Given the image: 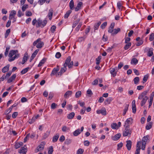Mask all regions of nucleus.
Returning <instances> with one entry per match:
<instances>
[{
  "mask_svg": "<svg viewBox=\"0 0 154 154\" xmlns=\"http://www.w3.org/2000/svg\"><path fill=\"white\" fill-rule=\"evenodd\" d=\"M71 58L70 56H68L66 58L65 63L64 64V67L61 68L60 71L58 72V75H61L66 70V67L68 66V67L70 68H72L73 64V61H71Z\"/></svg>",
  "mask_w": 154,
  "mask_h": 154,
  "instance_id": "1",
  "label": "nucleus"
},
{
  "mask_svg": "<svg viewBox=\"0 0 154 154\" xmlns=\"http://www.w3.org/2000/svg\"><path fill=\"white\" fill-rule=\"evenodd\" d=\"M18 51L17 50H12L9 52L8 56L10 58L8 59L9 62L14 61L16 59L19 57L20 54H18Z\"/></svg>",
  "mask_w": 154,
  "mask_h": 154,
  "instance_id": "2",
  "label": "nucleus"
},
{
  "mask_svg": "<svg viewBox=\"0 0 154 154\" xmlns=\"http://www.w3.org/2000/svg\"><path fill=\"white\" fill-rule=\"evenodd\" d=\"M41 41V39L40 38H38L33 43V45L34 46H35L37 45L36 47L37 48H42L44 45V43L43 42H42Z\"/></svg>",
  "mask_w": 154,
  "mask_h": 154,
  "instance_id": "3",
  "label": "nucleus"
},
{
  "mask_svg": "<svg viewBox=\"0 0 154 154\" xmlns=\"http://www.w3.org/2000/svg\"><path fill=\"white\" fill-rule=\"evenodd\" d=\"M125 127V129L123 131V136L126 137L128 135L130 136L131 134V131H130L129 127L128 125Z\"/></svg>",
  "mask_w": 154,
  "mask_h": 154,
  "instance_id": "4",
  "label": "nucleus"
},
{
  "mask_svg": "<svg viewBox=\"0 0 154 154\" xmlns=\"http://www.w3.org/2000/svg\"><path fill=\"white\" fill-rule=\"evenodd\" d=\"M37 27H39L42 26V27H44L47 23V21L44 20L43 21L40 19L38 20L37 21Z\"/></svg>",
  "mask_w": 154,
  "mask_h": 154,
  "instance_id": "5",
  "label": "nucleus"
},
{
  "mask_svg": "<svg viewBox=\"0 0 154 154\" xmlns=\"http://www.w3.org/2000/svg\"><path fill=\"white\" fill-rule=\"evenodd\" d=\"M45 144V142H42L41 144L38 146L35 149V151L36 152H38L39 151H40L43 150L44 148V146Z\"/></svg>",
  "mask_w": 154,
  "mask_h": 154,
  "instance_id": "6",
  "label": "nucleus"
},
{
  "mask_svg": "<svg viewBox=\"0 0 154 154\" xmlns=\"http://www.w3.org/2000/svg\"><path fill=\"white\" fill-rule=\"evenodd\" d=\"M96 112L98 114H101L103 116H105L106 114V111L104 108H103L101 109L97 110Z\"/></svg>",
  "mask_w": 154,
  "mask_h": 154,
  "instance_id": "7",
  "label": "nucleus"
},
{
  "mask_svg": "<svg viewBox=\"0 0 154 154\" xmlns=\"http://www.w3.org/2000/svg\"><path fill=\"white\" fill-rule=\"evenodd\" d=\"M149 89H147L143 92H142L140 94L138 97V99H142L145 96H146L147 93L149 92Z\"/></svg>",
  "mask_w": 154,
  "mask_h": 154,
  "instance_id": "8",
  "label": "nucleus"
},
{
  "mask_svg": "<svg viewBox=\"0 0 154 154\" xmlns=\"http://www.w3.org/2000/svg\"><path fill=\"white\" fill-rule=\"evenodd\" d=\"M83 130L84 127L83 126L81 127V130L80 129H77L73 132V134L75 136H77L83 131Z\"/></svg>",
  "mask_w": 154,
  "mask_h": 154,
  "instance_id": "9",
  "label": "nucleus"
},
{
  "mask_svg": "<svg viewBox=\"0 0 154 154\" xmlns=\"http://www.w3.org/2000/svg\"><path fill=\"white\" fill-rule=\"evenodd\" d=\"M133 119L131 118H130L127 119L125 122V125L124 126H128L129 127V125L131 124L132 123Z\"/></svg>",
  "mask_w": 154,
  "mask_h": 154,
  "instance_id": "10",
  "label": "nucleus"
},
{
  "mask_svg": "<svg viewBox=\"0 0 154 154\" xmlns=\"http://www.w3.org/2000/svg\"><path fill=\"white\" fill-rule=\"evenodd\" d=\"M16 14V12L14 10L12 11L9 15V19L10 20L13 19V18H15V16Z\"/></svg>",
  "mask_w": 154,
  "mask_h": 154,
  "instance_id": "11",
  "label": "nucleus"
},
{
  "mask_svg": "<svg viewBox=\"0 0 154 154\" xmlns=\"http://www.w3.org/2000/svg\"><path fill=\"white\" fill-rule=\"evenodd\" d=\"M72 94V92L71 91H66L64 94V96L65 98L67 99L71 96Z\"/></svg>",
  "mask_w": 154,
  "mask_h": 154,
  "instance_id": "12",
  "label": "nucleus"
},
{
  "mask_svg": "<svg viewBox=\"0 0 154 154\" xmlns=\"http://www.w3.org/2000/svg\"><path fill=\"white\" fill-rule=\"evenodd\" d=\"M59 68L58 66H57V68H54L50 74L51 76H52L55 75L59 71Z\"/></svg>",
  "mask_w": 154,
  "mask_h": 154,
  "instance_id": "13",
  "label": "nucleus"
},
{
  "mask_svg": "<svg viewBox=\"0 0 154 154\" xmlns=\"http://www.w3.org/2000/svg\"><path fill=\"white\" fill-rule=\"evenodd\" d=\"M126 146L128 150H130L131 149V146L132 142L130 140H128L126 141Z\"/></svg>",
  "mask_w": 154,
  "mask_h": 154,
  "instance_id": "14",
  "label": "nucleus"
},
{
  "mask_svg": "<svg viewBox=\"0 0 154 154\" xmlns=\"http://www.w3.org/2000/svg\"><path fill=\"white\" fill-rule=\"evenodd\" d=\"M53 10L52 9H51L49 10L48 16L49 17V18L50 20H51L52 19V17L53 16Z\"/></svg>",
  "mask_w": 154,
  "mask_h": 154,
  "instance_id": "15",
  "label": "nucleus"
},
{
  "mask_svg": "<svg viewBox=\"0 0 154 154\" xmlns=\"http://www.w3.org/2000/svg\"><path fill=\"white\" fill-rule=\"evenodd\" d=\"M121 134L120 133L117 134L114 136L112 137V139L114 141L118 140L121 137Z\"/></svg>",
  "mask_w": 154,
  "mask_h": 154,
  "instance_id": "16",
  "label": "nucleus"
},
{
  "mask_svg": "<svg viewBox=\"0 0 154 154\" xmlns=\"http://www.w3.org/2000/svg\"><path fill=\"white\" fill-rule=\"evenodd\" d=\"M82 5V3L81 2H79L78 4L76 7L75 8V11H78L81 8V6Z\"/></svg>",
  "mask_w": 154,
  "mask_h": 154,
  "instance_id": "17",
  "label": "nucleus"
},
{
  "mask_svg": "<svg viewBox=\"0 0 154 154\" xmlns=\"http://www.w3.org/2000/svg\"><path fill=\"white\" fill-rule=\"evenodd\" d=\"M62 130L64 132H69L70 130V128L65 125H64L62 126Z\"/></svg>",
  "mask_w": 154,
  "mask_h": 154,
  "instance_id": "18",
  "label": "nucleus"
},
{
  "mask_svg": "<svg viewBox=\"0 0 154 154\" xmlns=\"http://www.w3.org/2000/svg\"><path fill=\"white\" fill-rule=\"evenodd\" d=\"M142 100L141 101V106H143L146 102L147 100L148 99V97L147 96H145L143 98H142Z\"/></svg>",
  "mask_w": 154,
  "mask_h": 154,
  "instance_id": "19",
  "label": "nucleus"
},
{
  "mask_svg": "<svg viewBox=\"0 0 154 154\" xmlns=\"http://www.w3.org/2000/svg\"><path fill=\"white\" fill-rule=\"evenodd\" d=\"M59 137V134H57L54 135L52 138V141L54 143L56 142L58 139Z\"/></svg>",
  "mask_w": 154,
  "mask_h": 154,
  "instance_id": "20",
  "label": "nucleus"
},
{
  "mask_svg": "<svg viewBox=\"0 0 154 154\" xmlns=\"http://www.w3.org/2000/svg\"><path fill=\"white\" fill-rule=\"evenodd\" d=\"M50 1V0H39L38 1V3L41 5H42L45 2L47 4H48Z\"/></svg>",
  "mask_w": 154,
  "mask_h": 154,
  "instance_id": "21",
  "label": "nucleus"
},
{
  "mask_svg": "<svg viewBox=\"0 0 154 154\" xmlns=\"http://www.w3.org/2000/svg\"><path fill=\"white\" fill-rule=\"evenodd\" d=\"M16 74L13 75L8 80V82L10 83L11 82L14 80L16 78Z\"/></svg>",
  "mask_w": 154,
  "mask_h": 154,
  "instance_id": "22",
  "label": "nucleus"
},
{
  "mask_svg": "<svg viewBox=\"0 0 154 154\" xmlns=\"http://www.w3.org/2000/svg\"><path fill=\"white\" fill-rule=\"evenodd\" d=\"M75 113L74 112H71L68 114L67 118L69 119H72L75 116Z\"/></svg>",
  "mask_w": 154,
  "mask_h": 154,
  "instance_id": "23",
  "label": "nucleus"
},
{
  "mask_svg": "<svg viewBox=\"0 0 154 154\" xmlns=\"http://www.w3.org/2000/svg\"><path fill=\"white\" fill-rule=\"evenodd\" d=\"M23 144V143L21 142L16 143L15 145V147L16 149H18L22 146Z\"/></svg>",
  "mask_w": 154,
  "mask_h": 154,
  "instance_id": "24",
  "label": "nucleus"
},
{
  "mask_svg": "<svg viewBox=\"0 0 154 154\" xmlns=\"http://www.w3.org/2000/svg\"><path fill=\"white\" fill-rule=\"evenodd\" d=\"M110 71L111 74L113 76H115L116 75V72L114 68H111L110 70Z\"/></svg>",
  "mask_w": 154,
  "mask_h": 154,
  "instance_id": "25",
  "label": "nucleus"
},
{
  "mask_svg": "<svg viewBox=\"0 0 154 154\" xmlns=\"http://www.w3.org/2000/svg\"><path fill=\"white\" fill-rule=\"evenodd\" d=\"M26 152L27 149H26V148L24 146L21 148L19 152L21 153H26Z\"/></svg>",
  "mask_w": 154,
  "mask_h": 154,
  "instance_id": "26",
  "label": "nucleus"
},
{
  "mask_svg": "<svg viewBox=\"0 0 154 154\" xmlns=\"http://www.w3.org/2000/svg\"><path fill=\"white\" fill-rule=\"evenodd\" d=\"M149 136L146 135L144 136L142 139V143H146V142L148 140Z\"/></svg>",
  "mask_w": 154,
  "mask_h": 154,
  "instance_id": "27",
  "label": "nucleus"
},
{
  "mask_svg": "<svg viewBox=\"0 0 154 154\" xmlns=\"http://www.w3.org/2000/svg\"><path fill=\"white\" fill-rule=\"evenodd\" d=\"M112 100V97H109L105 101V103L106 105L109 104Z\"/></svg>",
  "mask_w": 154,
  "mask_h": 154,
  "instance_id": "28",
  "label": "nucleus"
},
{
  "mask_svg": "<svg viewBox=\"0 0 154 154\" xmlns=\"http://www.w3.org/2000/svg\"><path fill=\"white\" fill-rule=\"evenodd\" d=\"M13 107V106H12L10 107L8 109H7L5 112V115H7L12 110V109Z\"/></svg>",
  "mask_w": 154,
  "mask_h": 154,
  "instance_id": "29",
  "label": "nucleus"
},
{
  "mask_svg": "<svg viewBox=\"0 0 154 154\" xmlns=\"http://www.w3.org/2000/svg\"><path fill=\"white\" fill-rule=\"evenodd\" d=\"M46 58H43L40 62L39 63L38 65V67H40L42 66V65L45 63L46 61Z\"/></svg>",
  "mask_w": 154,
  "mask_h": 154,
  "instance_id": "30",
  "label": "nucleus"
},
{
  "mask_svg": "<svg viewBox=\"0 0 154 154\" xmlns=\"http://www.w3.org/2000/svg\"><path fill=\"white\" fill-rule=\"evenodd\" d=\"M69 7L71 10H73L74 8V2L73 0H71L69 3Z\"/></svg>",
  "mask_w": 154,
  "mask_h": 154,
  "instance_id": "31",
  "label": "nucleus"
},
{
  "mask_svg": "<svg viewBox=\"0 0 154 154\" xmlns=\"http://www.w3.org/2000/svg\"><path fill=\"white\" fill-rule=\"evenodd\" d=\"M138 61L137 60L136 58H133L131 60V64H134L136 65Z\"/></svg>",
  "mask_w": 154,
  "mask_h": 154,
  "instance_id": "32",
  "label": "nucleus"
},
{
  "mask_svg": "<svg viewBox=\"0 0 154 154\" xmlns=\"http://www.w3.org/2000/svg\"><path fill=\"white\" fill-rule=\"evenodd\" d=\"M152 122H149L146 126V129L147 130L150 129L152 128Z\"/></svg>",
  "mask_w": 154,
  "mask_h": 154,
  "instance_id": "33",
  "label": "nucleus"
},
{
  "mask_svg": "<svg viewBox=\"0 0 154 154\" xmlns=\"http://www.w3.org/2000/svg\"><path fill=\"white\" fill-rule=\"evenodd\" d=\"M111 127L112 129H118L117 124L116 123H113L111 124Z\"/></svg>",
  "mask_w": 154,
  "mask_h": 154,
  "instance_id": "34",
  "label": "nucleus"
},
{
  "mask_svg": "<svg viewBox=\"0 0 154 154\" xmlns=\"http://www.w3.org/2000/svg\"><path fill=\"white\" fill-rule=\"evenodd\" d=\"M153 54L152 48H150L148 52L147 55L149 57L151 56Z\"/></svg>",
  "mask_w": 154,
  "mask_h": 154,
  "instance_id": "35",
  "label": "nucleus"
},
{
  "mask_svg": "<svg viewBox=\"0 0 154 154\" xmlns=\"http://www.w3.org/2000/svg\"><path fill=\"white\" fill-rule=\"evenodd\" d=\"M9 66H6L3 68L2 70V71L3 73H5L8 71L9 70Z\"/></svg>",
  "mask_w": 154,
  "mask_h": 154,
  "instance_id": "36",
  "label": "nucleus"
},
{
  "mask_svg": "<svg viewBox=\"0 0 154 154\" xmlns=\"http://www.w3.org/2000/svg\"><path fill=\"white\" fill-rule=\"evenodd\" d=\"M79 19H77V20H75L74 22L72 25V28H75V26H76V25L79 23Z\"/></svg>",
  "mask_w": 154,
  "mask_h": 154,
  "instance_id": "37",
  "label": "nucleus"
},
{
  "mask_svg": "<svg viewBox=\"0 0 154 154\" xmlns=\"http://www.w3.org/2000/svg\"><path fill=\"white\" fill-rule=\"evenodd\" d=\"M120 30L119 28H118L117 29H113V32L112 33V35L116 34Z\"/></svg>",
  "mask_w": 154,
  "mask_h": 154,
  "instance_id": "38",
  "label": "nucleus"
},
{
  "mask_svg": "<svg viewBox=\"0 0 154 154\" xmlns=\"http://www.w3.org/2000/svg\"><path fill=\"white\" fill-rule=\"evenodd\" d=\"M72 12V11L71 10H69L64 15V18H67L69 17V15L71 14Z\"/></svg>",
  "mask_w": 154,
  "mask_h": 154,
  "instance_id": "39",
  "label": "nucleus"
},
{
  "mask_svg": "<svg viewBox=\"0 0 154 154\" xmlns=\"http://www.w3.org/2000/svg\"><path fill=\"white\" fill-rule=\"evenodd\" d=\"M29 7L28 5L27 4L23 5L22 8V9L23 11H25L26 9L27 8Z\"/></svg>",
  "mask_w": 154,
  "mask_h": 154,
  "instance_id": "40",
  "label": "nucleus"
},
{
  "mask_svg": "<svg viewBox=\"0 0 154 154\" xmlns=\"http://www.w3.org/2000/svg\"><path fill=\"white\" fill-rule=\"evenodd\" d=\"M53 151L54 150L52 146H50L49 148L48 152V154H52Z\"/></svg>",
  "mask_w": 154,
  "mask_h": 154,
  "instance_id": "41",
  "label": "nucleus"
},
{
  "mask_svg": "<svg viewBox=\"0 0 154 154\" xmlns=\"http://www.w3.org/2000/svg\"><path fill=\"white\" fill-rule=\"evenodd\" d=\"M134 83L137 84L139 81V78L138 77H135L134 79Z\"/></svg>",
  "mask_w": 154,
  "mask_h": 154,
  "instance_id": "42",
  "label": "nucleus"
},
{
  "mask_svg": "<svg viewBox=\"0 0 154 154\" xmlns=\"http://www.w3.org/2000/svg\"><path fill=\"white\" fill-rule=\"evenodd\" d=\"M10 49V47L9 46L6 48L5 51V57H7V56Z\"/></svg>",
  "mask_w": 154,
  "mask_h": 154,
  "instance_id": "43",
  "label": "nucleus"
},
{
  "mask_svg": "<svg viewBox=\"0 0 154 154\" xmlns=\"http://www.w3.org/2000/svg\"><path fill=\"white\" fill-rule=\"evenodd\" d=\"M29 69V68L27 67V68H26L25 69H23L21 71V73L22 74H23L25 73L28 71Z\"/></svg>",
  "mask_w": 154,
  "mask_h": 154,
  "instance_id": "44",
  "label": "nucleus"
},
{
  "mask_svg": "<svg viewBox=\"0 0 154 154\" xmlns=\"http://www.w3.org/2000/svg\"><path fill=\"white\" fill-rule=\"evenodd\" d=\"M131 43L130 42L128 43L124 47V49L125 50H127L131 46Z\"/></svg>",
  "mask_w": 154,
  "mask_h": 154,
  "instance_id": "45",
  "label": "nucleus"
},
{
  "mask_svg": "<svg viewBox=\"0 0 154 154\" xmlns=\"http://www.w3.org/2000/svg\"><path fill=\"white\" fill-rule=\"evenodd\" d=\"M101 24L100 22H99L97 24H96L94 26V29L95 30H97L99 27V26Z\"/></svg>",
  "mask_w": 154,
  "mask_h": 154,
  "instance_id": "46",
  "label": "nucleus"
},
{
  "mask_svg": "<svg viewBox=\"0 0 154 154\" xmlns=\"http://www.w3.org/2000/svg\"><path fill=\"white\" fill-rule=\"evenodd\" d=\"M101 58V56H99L96 59V64L97 65H99L100 63V60Z\"/></svg>",
  "mask_w": 154,
  "mask_h": 154,
  "instance_id": "47",
  "label": "nucleus"
},
{
  "mask_svg": "<svg viewBox=\"0 0 154 154\" xmlns=\"http://www.w3.org/2000/svg\"><path fill=\"white\" fill-rule=\"evenodd\" d=\"M84 149L80 148L77 150L76 154H82L84 152Z\"/></svg>",
  "mask_w": 154,
  "mask_h": 154,
  "instance_id": "48",
  "label": "nucleus"
},
{
  "mask_svg": "<svg viewBox=\"0 0 154 154\" xmlns=\"http://www.w3.org/2000/svg\"><path fill=\"white\" fill-rule=\"evenodd\" d=\"M117 7L119 9L122 10L123 7L122 6L121 3L120 2H118L117 4Z\"/></svg>",
  "mask_w": 154,
  "mask_h": 154,
  "instance_id": "49",
  "label": "nucleus"
},
{
  "mask_svg": "<svg viewBox=\"0 0 154 154\" xmlns=\"http://www.w3.org/2000/svg\"><path fill=\"white\" fill-rule=\"evenodd\" d=\"M86 36H84L83 37H79L78 38V41L80 42H81L82 41H83L85 40V39L86 38Z\"/></svg>",
  "mask_w": 154,
  "mask_h": 154,
  "instance_id": "50",
  "label": "nucleus"
},
{
  "mask_svg": "<svg viewBox=\"0 0 154 154\" xmlns=\"http://www.w3.org/2000/svg\"><path fill=\"white\" fill-rule=\"evenodd\" d=\"M82 93L80 91H78L75 94V97L79 98L81 95Z\"/></svg>",
  "mask_w": 154,
  "mask_h": 154,
  "instance_id": "51",
  "label": "nucleus"
},
{
  "mask_svg": "<svg viewBox=\"0 0 154 154\" xmlns=\"http://www.w3.org/2000/svg\"><path fill=\"white\" fill-rule=\"evenodd\" d=\"M50 132L49 131H47L46 132V133L44 134V135L43 137L44 139H46L48 136L50 134Z\"/></svg>",
  "mask_w": 154,
  "mask_h": 154,
  "instance_id": "52",
  "label": "nucleus"
},
{
  "mask_svg": "<svg viewBox=\"0 0 154 154\" xmlns=\"http://www.w3.org/2000/svg\"><path fill=\"white\" fill-rule=\"evenodd\" d=\"M154 39V33H152L150 35L149 40L150 41H152Z\"/></svg>",
  "mask_w": 154,
  "mask_h": 154,
  "instance_id": "53",
  "label": "nucleus"
},
{
  "mask_svg": "<svg viewBox=\"0 0 154 154\" xmlns=\"http://www.w3.org/2000/svg\"><path fill=\"white\" fill-rule=\"evenodd\" d=\"M30 134H27L26 136V137L24 138V142L25 143L29 139V137Z\"/></svg>",
  "mask_w": 154,
  "mask_h": 154,
  "instance_id": "54",
  "label": "nucleus"
},
{
  "mask_svg": "<svg viewBox=\"0 0 154 154\" xmlns=\"http://www.w3.org/2000/svg\"><path fill=\"white\" fill-rule=\"evenodd\" d=\"M107 22H105L103 23L100 26V27L102 29H104L107 25Z\"/></svg>",
  "mask_w": 154,
  "mask_h": 154,
  "instance_id": "55",
  "label": "nucleus"
},
{
  "mask_svg": "<svg viewBox=\"0 0 154 154\" xmlns=\"http://www.w3.org/2000/svg\"><path fill=\"white\" fill-rule=\"evenodd\" d=\"M87 93L88 94L89 97H91V95L93 94V93L91 91L90 89H88L87 91Z\"/></svg>",
  "mask_w": 154,
  "mask_h": 154,
  "instance_id": "56",
  "label": "nucleus"
},
{
  "mask_svg": "<svg viewBox=\"0 0 154 154\" xmlns=\"http://www.w3.org/2000/svg\"><path fill=\"white\" fill-rule=\"evenodd\" d=\"M26 15L28 17L32 15V13L30 11H26Z\"/></svg>",
  "mask_w": 154,
  "mask_h": 154,
  "instance_id": "57",
  "label": "nucleus"
},
{
  "mask_svg": "<svg viewBox=\"0 0 154 154\" xmlns=\"http://www.w3.org/2000/svg\"><path fill=\"white\" fill-rule=\"evenodd\" d=\"M123 143L122 142L120 143L117 145V150H119L123 146Z\"/></svg>",
  "mask_w": 154,
  "mask_h": 154,
  "instance_id": "58",
  "label": "nucleus"
},
{
  "mask_svg": "<svg viewBox=\"0 0 154 154\" xmlns=\"http://www.w3.org/2000/svg\"><path fill=\"white\" fill-rule=\"evenodd\" d=\"M129 106V104H126L125 105V108L123 110L124 111L126 112L128 110Z\"/></svg>",
  "mask_w": 154,
  "mask_h": 154,
  "instance_id": "59",
  "label": "nucleus"
},
{
  "mask_svg": "<svg viewBox=\"0 0 154 154\" xmlns=\"http://www.w3.org/2000/svg\"><path fill=\"white\" fill-rule=\"evenodd\" d=\"M132 112L134 113H135L136 111V106H132Z\"/></svg>",
  "mask_w": 154,
  "mask_h": 154,
  "instance_id": "60",
  "label": "nucleus"
},
{
  "mask_svg": "<svg viewBox=\"0 0 154 154\" xmlns=\"http://www.w3.org/2000/svg\"><path fill=\"white\" fill-rule=\"evenodd\" d=\"M98 80L97 79H95L94 81H93L92 82V84L93 85H96L98 84Z\"/></svg>",
  "mask_w": 154,
  "mask_h": 154,
  "instance_id": "61",
  "label": "nucleus"
},
{
  "mask_svg": "<svg viewBox=\"0 0 154 154\" xmlns=\"http://www.w3.org/2000/svg\"><path fill=\"white\" fill-rule=\"evenodd\" d=\"M18 115V112H14L12 115V117L13 118H15Z\"/></svg>",
  "mask_w": 154,
  "mask_h": 154,
  "instance_id": "62",
  "label": "nucleus"
},
{
  "mask_svg": "<svg viewBox=\"0 0 154 154\" xmlns=\"http://www.w3.org/2000/svg\"><path fill=\"white\" fill-rule=\"evenodd\" d=\"M10 29H8L6 31V33H5V37L6 38L8 35L9 34L10 32Z\"/></svg>",
  "mask_w": 154,
  "mask_h": 154,
  "instance_id": "63",
  "label": "nucleus"
},
{
  "mask_svg": "<svg viewBox=\"0 0 154 154\" xmlns=\"http://www.w3.org/2000/svg\"><path fill=\"white\" fill-rule=\"evenodd\" d=\"M23 15V14L21 12V11L20 10L18 11L17 16L19 17H20Z\"/></svg>",
  "mask_w": 154,
  "mask_h": 154,
  "instance_id": "64",
  "label": "nucleus"
}]
</instances>
